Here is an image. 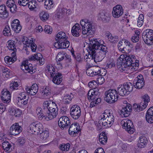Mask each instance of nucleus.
Masks as SVG:
<instances>
[{
  "label": "nucleus",
  "instance_id": "1",
  "mask_svg": "<svg viewBox=\"0 0 153 153\" xmlns=\"http://www.w3.org/2000/svg\"><path fill=\"white\" fill-rule=\"evenodd\" d=\"M103 43L99 39H89L87 48L89 53L88 57H91V59L96 62L101 61L108 51L106 46L103 45Z\"/></svg>",
  "mask_w": 153,
  "mask_h": 153
},
{
  "label": "nucleus",
  "instance_id": "2",
  "mask_svg": "<svg viewBox=\"0 0 153 153\" xmlns=\"http://www.w3.org/2000/svg\"><path fill=\"white\" fill-rule=\"evenodd\" d=\"M135 59L136 57L134 55H121L117 61V64L120 68L125 70L124 68L130 66L132 62H135Z\"/></svg>",
  "mask_w": 153,
  "mask_h": 153
},
{
  "label": "nucleus",
  "instance_id": "3",
  "mask_svg": "<svg viewBox=\"0 0 153 153\" xmlns=\"http://www.w3.org/2000/svg\"><path fill=\"white\" fill-rule=\"evenodd\" d=\"M114 120L113 113L107 111L100 116L99 123L100 126L102 124V126L104 127V128H107L111 126Z\"/></svg>",
  "mask_w": 153,
  "mask_h": 153
},
{
  "label": "nucleus",
  "instance_id": "4",
  "mask_svg": "<svg viewBox=\"0 0 153 153\" xmlns=\"http://www.w3.org/2000/svg\"><path fill=\"white\" fill-rule=\"evenodd\" d=\"M80 24L82 26V34L88 35L94 33V30L92 27V24L86 19H82L80 22Z\"/></svg>",
  "mask_w": 153,
  "mask_h": 153
},
{
  "label": "nucleus",
  "instance_id": "5",
  "mask_svg": "<svg viewBox=\"0 0 153 153\" xmlns=\"http://www.w3.org/2000/svg\"><path fill=\"white\" fill-rule=\"evenodd\" d=\"M105 100L109 103H114L116 101L119 97L117 91L115 89H110L105 93Z\"/></svg>",
  "mask_w": 153,
  "mask_h": 153
},
{
  "label": "nucleus",
  "instance_id": "6",
  "mask_svg": "<svg viewBox=\"0 0 153 153\" xmlns=\"http://www.w3.org/2000/svg\"><path fill=\"white\" fill-rule=\"evenodd\" d=\"M142 37L145 42L149 45L153 44V30L151 29H147L143 32Z\"/></svg>",
  "mask_w": 153,
  "mask_h": 153
},
{
  "label": "nucleus",
  "instance_id": "7",
  "mask_svg": "<svg viewBox=\"0 0 153 153\" xmlns=\"http://www.w3.org/2000/svg\"><path fill=\"white\" fill-rule=\"evenodd\" d=\"M121 124L123 128L130 134H132L135 131L133 123L131 120L124 119L121 121Z\"/></svg>",
  "mask_w": 153,
  "mask_h": 153
},
{
  "label": "nucleus",
  "instance_id": "8",
  "mask_svg": "<svg viewBox=\"0 0 153 153\" xmlns=\"http://www.w3.org/2000/svg\"><path fill=\"white\" fill-rule=\"evenodd\" d=\"M30 130L34 134H38L41 131H42L43 126L40 123L36 121L30 123L29 126Z\"/></svg>",
  "mask_w": 153,
  "mask_h": 153
},
{
  "label": "nucleus",
  "instance_id": "9",
  "mask_svg": "<svg viewBox=\"0 0 153 153\" xmlns=\"http://www.w3.org/2000/svg\"><path fill=\"white\" fill-rule=\"evenodd\" d=\"M70 114L73 119H78L81 114V110L79 106L76 105H73L70 109Z\"/></svg>",
  "mask_w": 153,
  "mask_h": 153
},
{
  "label": "nucleus",
  "instance_id": "10",
  "mask_svg": "<svg viewBox=\"0 0 153 153\" xmlns=\"http://www.w3.org/2000/svg\"><path fill=\"white\" fill-rule=\"evenodd\" d=\"M21 69L25 73H29L31 74L35 72V69H33L31 64H28V61H23L21 65Z\"/></svg>",
  "mask_w": 153,
  "mask_h": 153
},
{
  "label": "nucleus",
  "instance_id": "11",
  "mask_svg": "<svg viewBox=\"0 0 153 153\" xmlns=\"http://www.w3.org/2000/svg\"><path fill=\"white\" fill-rule=\"evenodd\" d=\"M58 114V108L51 107L46 113L45 120H52L56 117Z\"/></svg>",
  "mask_w": 153,
  "mask_h": 153
},
{
  "label": "nucleus",
  "instance_id": "12",
  "mask_svg": "<svg viewBox=\"0 0 153 153\" xmlns=\"http://www.w3.org/2000/svg\"><path fill=\"white\" fill-rule=\"evenodd\" d=\"M134 85L138 89L141 88L145 85V81L142 75H139L134 81Z\"/></svg>",
  "mask_w": 153,
  "mask_h": 153
},
{
  "label": "nucleus",
  "instance_id": "13",
  "mask_svg": "<svg viewBox=\"0 0 153 153\" xmlns=\"http://www.w3.org/2000/svg\"><path fill=\"white\" fill-rule=\"evenodd\" d=\"M80 129L79 125L77 123H74L70 126L68 130L69 134L72 136H75Z\"/></svg>",
  "mask_w": 153,
  "mask_h": 153
},
{
  "label": "nucleus",
  "instance_id": "14",
  "mask_svg": "<svg viewBox=\"0 0 153 153\" xmlns=\"http://www.w3.org/2000/svg\"><path fill=\"white\" fill-rule=\"evenodd\" d=\"M69 119L66 116H64L60 117L58 121V125L62 129L68 126L71 124Z\"/></svg>",
  "mask_w": 153,
  "mask_h": 153
},
{
  "label": "nucleus",
  "instance_id": "15",
  "mask_svg": "<svg viewBox=\"0 0 153 153\" xmlns=\"http://www.w3.org/2000/svg\"><path fill=\"white\" fill-rule=\"evenodd\" d=\"M123 13V10L121 6L117 5L113 8L112 14L113 16L118 18L122 16Z\"/></svg>",
  "mask_w": 153,
  "mask_h": 153
},
{
  "label": "nucleus",
  "instance_id": "16",
  "mask_svg": "<svg viewBox=\"0 0 153 153\" xmlns=\"http://www.w3.org/2000/svg\"><path fill=\"white\" fill-rule=\"evenodd\" d=\"M40 56L42 57L41 54L40 53H37L36 54H35L29 56V60L30 61L36 60L37 64L42 65L44 63V59L42 57H40Z\"/></svg>",
  "mask_w": 153,
  "mask_h": 153
},
{
  "label": "nucleus",
  "instance_id": "17",
  "mask_svg": "<svg viewBox=\"0 0 153 153\" xmlns=\"http://www.w3.org/2000/svg\"><path fill=\"white\" fill-rule=\"evenodd\" d=\"M100 94L98 89L90 90L88 93V99L91 102L94 101L96 98L98 97Z\"/></svg>",
  "mask_w": 153,
  "mask_h": 153
},
{
  "label": "nucleus",
  "instance_id": "18",
  "mask_svg": "<svg viewBox=\"0 0 153 153\" xmlns=\"http://www.w3.org/2000/svg\"><path fill=\"white\" fill-rule=\"evenodd\" d=\"M22 128L19 126L18 123H16L13 125L10 129L11 134L13 135L19 134L22 131Z\"/></svg>",
  "mask_w": 153,
  "mask_h": 153
},
{
  "label": "nucleus",
  "instance_id": "19",
  "mask_svg": "<svg viewBox=\"0 0 153 153\" xmlns=\"http://www.w3.org/2000/svg\"><path fill=\"white\" fill-rule=\"evenodd\" d=\"M11 97L10 92L7 90H3L1 91V97L4 103H9L10 102Z\"/></svg>",
  "mask_w": 153,
  "mask_h": 153
},
{
  "label": "nucleus",
  "instance_id": "20",
  "mask_svg": "<svg viewBox=\"0 0 153 153\" xmlns=\"http://www.w3.org/2000/svg\"><path fill=\"white\" fill-rule=\"evenodd\" d=\"M25 89L28 94L31 95H34L38 91V87L37 84L34 83L30 87L26 86Z\"/></svg>",
  "mask_w": 153,
  "mask_h": 153
},
{
  "label": "nucleus",
  "instance_id": "21",
  "mask_svg": "<svg viewBox=\"0 0 153 153\" xmlns=\"http://www.w3.org/2000/svg\"><path fill=\"white\" fill-rule=\"evenodd\" d=\"M98 18L104 23L108 22L111 19L110 15L104 11H101L99 13Z\"/></svg>",
  "mask_w": 153,
  "mask_h": 153
},
{
  "label": "nucleus",
  "instance_id": "22",
  "mask_svg": "<svg viewBox=\"0 0 153 153\" xmlns=\"http://www.w3.org/2000/svg\"><path fill=\"white\" fill-rule=\"evenodd\" d=\"M132 109V106L129 103H127L126 106L124 107L121 110L120 114L122 116L127 117L130 114Z\"/></svg>",
  "mask_w": 153,
  "mask_h": 153
},
{
  "label": "nucleus",
  "instance_id": "23",
  "mask_svg": "<svg viewBox=\"0 0 153 153\" xmlns=\"http://www.w3.org/2000/svg\"><path fill=\"white\" fill-rule=\"evenodd\" d=\"M51 77L53 78V82L55 84L59 85L62 81V74L57 72L56 73L51 74Z\"/></svg>",
  "mask_w": 153,
  "mask_h": 153
},
{
  "label": "nucleus",
  "instance_id": "24",
  "mask_svg": "<svg viewBox=\"0 0 153 153\" xmlns=\"http://www.w3.org/2000/svg\"><path fill=\"white\" fill-rule=\"evenodd\" d=\"M12 29L16 33H19L21 30V26L19 24V21L17 19L14 20L11 24Z\"/></svg>",
  "mask_w": 153,
  "mask_h": 153
},
{
  "label": "nucleus",
  "instance_id": "25",
  "mask_svg": "<svg viewBox=\"0 0 153 153\" xmlns=\"http://www.w3.org/2000/svg\"><path fill=\"white\" fill-rule=\"evenodd\" d=\"M117 91L118 94L122 97L126 96L129 94V93L127 92L126 89L124 87V85H119Z\"/></svg>",
  "mask_w": 153,
  "mask_h": 153
},
{
  "label": "nucleus",
  "instance_id": "26",
  "mask_svg": "<svg viewBox=\"0 0 153 153\" xmlns=\"http://www.w3.org/2000/svg\"><path fill=\"white\" fill-rule=\"evenodd\" d=\"M71 33L73 36L78 37L79 36V32L81 29L78 23L76 24L72 27Z\"/></svg>",
  "mask_w": 153,
  "mask_h": 153
},
{
  "label": "nucleus",
  "instance_id": "27",
  "mask_svg": "<svg viewBox=\"0 0 153 153\" xmlns=\"http://www.w3.org/2000/svg\"><path fill=\"white\" fill-rule=\"evenodd\" d=\"M8 16V12L7 10L6 6L0 5V17L3 19L7 18Z\"/></svg>",
  "mask_w": 153,
  "mask_h": 153
},
{
  "label": "nucleus",
  "instance_id": "28",
  "mask_svg": "<svg viewBox=\"0 0 153 153\" xmlns=\"http://www.w3.org/2000/svg\"><path fill=\"white\" fill-rule=\"evenodd\" d=\"M6 4L7 7L10 8V11L12 13H14L17 10L16 5L15 4V2L13 0H8L6 2Z\"/></svg>",
  "mask_w": 153,
  "mask_h": 153
},
{
  "label": "nucleus",
  "instance_id": "29",
  "mask_svg": "<svg viewBox=\"0 0 153 153\" xmlns=\"http://www.w3.org/2000/svg\"><path fill=\"white\" fill-rule=\"evenodd\" d=\"M106 37L110 42L113 43H117L119 40L118 37L116 36H113L111 34L108 32L106 33Z\"/></svg>",
  "mask_w": 153,
  "mask_h": 153
},
{
  "label": "nucleus",
  "instance_id": "30",
  "mask_svg": "<svg viewBox=\"0 0 153 153\" xmlns=\"http://www.w3.org/2000/svg\"><path fill=\"white\" fill-rule=\"evenodd\" d=\"M139 138V140L138 141V147L141 148H144L147 144L148 142L147 139L143 136H140Z\"/></svg>",
  "mask_w": 153,
  "mask_h": 153
},
{
  "label": "nucleus",
  "instance_id": "31",
  "mask_svg": "<svg viewBox=\"0 0 153 153\" xmlns=\"http://www.w3.org/2000/svg\"><path fill=\"white\" fill-rule=\"evenodd\" d=\"M56 40L59 42L64 41V40L68 39V38L67 36L65 33L63 32H59L56 36Z\"/></svg>",
  "mask_w": 153,
  "mask_h": 153
},
{
  "label": "nucleus",
  "instance_id": "32",
  "mask_svg": "<svg viewBox=\"0 0 153 153\" xmlns=\"http://www.w3.org/2000/svg\"><path fill=\"white\" fill-rule=\"evenodd\" d=\"M142 98L143 100V101L141 102V106H143V109H145L148 105V103L149 102L150 99L148 95L146 94L144 95Z\"/></svg>",
  "mask_w": 153,
  "mask_h": 153
},
{
  "label": "nucleus",
  "instance_id": "33",
  "mask_svg": "<svg viewBox=\"0 0 153 153\" xmlns=\"http://www.w3.org/2000/svg\"><path fill=\"white\" fill-rule=\"evenodd\" d=\"M39 16L41 20L43 21H45L49 18V15L48 13L45 11H42L39 13Z\"/></svg>",
  "mask_w": 153,
  "mask_h": 153
},
{
  "label": "nucleus",
  "instance_id": "34",
  "mask_svg": "<svg viewBox=\"0 0 153 153\" xmlns=\"http://www.w3.org/2000/svg\"><path fill=\"white\" fill-rule=\"evenodd\" d=\"M44 111H42V108L39 107H38L36 109V112L40 120H42L44 118L45 119L46 114L44 113Z\"/></svg>",
  "mask_w": 153,
  "mask_h": 153
},
{
  "label": "nucleus",
  "instance_id": "35",
  "mask_svg": "<svg viewBox=\"0 0 153 153\" xmlns=\"http://www.w3.org/2000/svg\"><path fill=\"white\" fill-rule=\"evenodd\" d=\"M2 146L3 149L6 151L9 152L12 151V149L11 148L12 146L7 141H5L3 142Z\"/></svg>",
  "mask_w": 153,
  "mask_h": 153
},
{
  "label": "nucleus",
  "instance_id": "36",
  "mask_svg": "<svg viewBox=\"0 0 153 153\" xmlns=\"http://www.w3.org/2000/svg\"><path fill=\"white\" fill-rule=\"evenodd\" d=\"M123 85H124V87L126 89L127 92H128L129 94L130 92H131L132 91L134 85L131 82H126Z\"/></svg>",
  "mask_w": 153,
  "mask_h": 153
},
{
  "label": "nucleus",
  "instance_id": "37",
  "mask_svg": "<svg viewBox=\"0 0 153 153\" xmlns=\"http://www.w3.org/2000/svg\"><path fill=\"white\" fill-rule=\"evenodd\" d=\"M41 92L44 96H48L51 94V90L49 87L44 86Z\"/></svg>",
  "mask_w": 153,
  "mask_h": 153
},
{
  "label": "nucleus",
  "instance_id": "38",
  "mask_svg": "<svg viewBox=\"0 0 153 153\" xmlns=\"http://www.w3.org/2000/svg\"><path fill=\"white\" fill-rule=\"evenodd\" d=\"M15 42L14 41L11 40L7 42L8 45L7 47L9 50L13 51H15L16 50L15 47Z\"/></svg>",
  "mask_w": 153,
  "mask_h": 153
},
{
  "label": "nucleus",
  "instance_id": "39",
  "mask_svg": "<svg viewBox=\"0 0 153 153\" xmlns=\"http://www.w3.org/2000/svg\"><path fill=\"white\" fill-rule=\"evenodd\" d=\"M40 138L42 140H45L49 136V132L48 131L45 130L43 131L42 133L40 132Z\"/></svg>",
  "mask_w": 153,
  "mask_h": 153
},
{
  "label": "nucleus",
  "instance_id": "40",
  "mask_svg": "<svg viewBox=\"0 0 153 153\" xmlns=\"http://www.w3.org/2000/svg\"><path fill=\"white\" fill-rule=\"evenodd\" d=\"M52 0H46L45 2V8L47 10H49L53 7Z\"/></svg>",
  "mask_w": 153,
  "mask_h": 153
},
{
  "label": "nucleus",
  "instance_id": "41",
  "mask_svg": "<svg viewBox=\"0 0 153 153\" xmlns=\"http://www.w3.org/2000/svg\"><path fill=\"white\" fill-rule=\"evenodd\" d=\"M70 147V144L69 143L66 144H63L60 145L59 148L60 150L63 151H68Z\"/></svg>",
  "mask_w": 153,
  "mask_h": 153
},
{
  "label": "nucleus",
  "instance_id": "42",
  "mask_svg": "<svg viewBox=\"0 0 153 153\" xmlns=\"http://www.w3.org/2000/svg\"><path fill=\"white\" fill-rule=\"evenodd\" d=\"M3 34L5 36H10L11 35V30L9 26L6 25L3 31Z\"/></svg>",
  "mask_w": 153,
  "mask_h": 153
},
{
  "label": "nucleus",
  "instance_id": "43",
  "mask_svg": "<svg viewBox=\"0 0 153 153\" xmlns=\"http://www.w3.org/2000/svg\"><path fill=\"white\" fill-rule=\"evenodd\" d=\"M0 70L5 76H9L10 75V70L8 68L3 66H0Z\"/></svg>",
  "mask_w": 153,
  "mask_h": 153
},
{
  "label": "nucleus",
  "instance_id": "44",
  "mask_svg": "<svg viewBox=\"0 0 153 153\" xmlns=\"http://www.w3.org/2000/svg\"><path fill=\"white\" fill-rule=\"evenodd\" d=\"M60 43L61 48H68L70 45V42L68 40V39L64 40V41L60 42Z\"/></svg>",
  "mask_w": 153,
  "mask_h": 153
},
{
  "label": "nucleus",
  "instance_id": "45",
  "mask_svg": "<svg viewBox=\"0 0 153 153\" xmlns=\"http://www.w3.org/2000/svg\"><path fill=\"white\" fill-rule=\"evenodd\" d=\"M93 74H94V76H98L101 74V71L100 68L98 67L94 66L92 67Z\"/></svg>",
  "mask_w": 153,
  "mask_h": 153
},
{
  "label": "nucleus",
  "instance_id": "46",
  "mask_svg": "<svg viewBox=\"0 0 153 153\" xmlns=\"http://www.w3.org/2000/svg\"><path fill=\"white\" fill-rule=\"evenodd\" d=\"M107 139L106 136L100 134L99 137V142L104 144L107 141Z\"/></svg>",
  "mask_w": 153,
  "mask_h": 153
},
{
  "label": "nucleus",
  "instance_id": "47",
  "mask_svg": "<svg viewBox=\"0 0 153 153\" xmlns=\"http://www.w3.org/2000/svg\"><path fill=\"white\" fill-rule=\"evenodd\" d=\"M115 66V64L112 59H110L107 62L106 68H111Z\"/></svg>",
  "mask_w": 153,
  "mask_h": 153
},
{
  "label": "nucleus",
  "instance_id": "48",
  "mask_svg": "<svg viewBox=\"0 0 153 153\" xmlns=\"http://www.w3.org/2000/svg\"><path fill=\"white\" fill-rule=\"evenodd\" d=\"M144 18L143 15L142 14L140 15L137 21V25L138 27H140L143 25Z\"/></svg>",
  "mask_w": 153,
  "mask_h": 153
},
{
  "label": "nucleus",
  "instance_id": "49",
  "mask_svg": "<svg viewBox=\"0 0 153 153\" xmlns=\"http://www.w3.org/2000/svg\"><path fill=\"white\" fill-rule=\"evenodd\" d=\"M33 42V40L29 39L27 37H24L23 39V44L26 45V46L29 47L30 44Z\"/></svg>",
  "mask_w": 153,
  "mask_h": 153
},
{
  "label": "nucleus",
  "instance_id": "50",
  "mask_svg": "<svg viewBox=\"0 0 153 153\" xmlns=\"http://www.w3.org/2000/svg\"><path fill=\"white\" fill-rule=\"evenodd\" d=\"M102 76L101 74H100V75L97 76V80H96L97 83L100 85H102L104 82L105 79Z\"/></svg>",
  "mask_w": 153,
  "mask_h": 153
},
{
  "label": "nucleus",
  "instance_id": "51",
  "mask_svg": "<svg viewBox=\"0 0 153 153\" xmlns=\"http://www.w3.org/2000/svg\"><path fill=\"white\" fill-rule=\"evenodd\" d=\"M43 106L44 107V113L46 114V113L49 108H51L50 107V105L48 101H45L43 103Z\"/></svg>",
  "mask_w": 153,
  "mask_h": 153
},
{
  "label": "nucleus",
  "instance_id": "52",
  "mask_svg": "<svg viewBox=\"0 0 153 153\" xmlns=\"http://www.w3.org/2000/svg\"><path fill=\"white\" fill-rule=\"evenodd\" d=\"M5 62L9 64H12L15 61L13 58L10 57L9 56H6L4 58Z\"/></svg>",
  "mask_w": 153,
  "mask_h": 153
},
{
  "label": "nucleus",
  "instance_id": "53",
  "mask_svg": "<svg viewBox=\"0 0 153 153\" xmlns=\"http://www.w3.org/2000/svg\"><path fill=\"white\" fill-rule=\"evenodd\" d=\"M101 101V99L100 98L97 97L91 103L90 106L91 107H93L96 105L100 103Z\"/></svg>",
  "mask_w": 153,
  "mask_h": 153
},
{
  "label": "nucleus",
  "instance_id": "54",
  "mask_svg": "<svg viewBox=\"0 0 153 153\" xmlns=\"http://www.w3.org/2000/svg\"><path fill=\"white\" fill-rule=\"evenodd\" d=\"M141 103L140 105L135 104L134 105L133 109L135 111L139 112L140 111L143 110L144 109H143V106H141Z\"/></svg>",
  "mask_w": 153,
  "mask_h": 153
},
{
  "label": "nucleus",
  "instance_id": "55",
  "mask_svg": "<svg viewBox=\"0 0 153 153\" xmlns=\"http://www.w3.org/2000/svg\"><path fill=\"white\" fill-rule=\"evenodd\" d=\"M72 99L71 97L68 94H67L64 97L63 100V102L65 103L68 104Z\"/></svg>",
  "mask_w": 153,
  "mask_h": 153
},
{
  "label": "nucleus",
  "instance_id": "56",
  "mask_svg": "<svg viewBox=\"0 0 153 153\" xmlns=\"http://www.w3.org/2000/svg\"><path fill=\"white\" fill-rule=\"evenodd\" d=\"M27 4H28V7L31 10H33L36 7V4L35 2L29 1Z\"/></svg>",
  "mask_w": 153,
  "mask_h": 153
},
{
  "label": "nucleus",
  "instance_id": "57",
  "mask_svg": "<svg viewBox=\"0 0 153 153\" xmlns=\"http://www.w3.org/2000/svg\"><path fill=\"white\" fill-rule=\"evenodd\" d=\"M44 31L46 33L51 34L52 32V29L50 26L46 25L45 26Z\"/></svg>",
  "mask_w": 153,
  "mask_h": 153
},
{
  "label": "nucleus",
  "instance_id": "58",
  "mask_svg": "<svg viewBox=\"0 0 153 153\" xmlns=\"http://www.w3.org/2000/svg\"><path fill=\"white\" fill-rule=\"evenodd\" d=\"M146 119L147 121L149 123H153V115H146Z\"/></svg>",
  "mask_w": 153,
  "mask_h": 153
},
{
  "label": "nucleus",
  "instance_id": "59",
  "mask_svg": "<svg viewBox=\"0 0 153 153\" xmlns=\"http://www.w3.org/2000/svg\"><path fill=\"white\" fill-rule=\"evenodd\" d=\"M119 43L124 46V47L125 46H129L130 44L128 41L125 39H122Z\"/></svg>",
  "mask_w": 153,
  "mask_h": 153
},
{
  "label": "nucleus",
  "instance_id": "60",
  "mask_svg": "<svg viewBox=\"0 0 153 153\" xmlns=\"http://www.w3.org/2000/svg\"><path fill=\"white\" fill-rule=\"evenodd\" d=\"M65 54L62 53H59L56 57V61H60L62 60L64 58Z\"/></svg>",
  "mask_w": 153,
  "mask_h": 153
},
{
  "label": "nucleus",
  "instance_id": "61",
  "mask_svg": "<svg viewBox=\"0 0 153 153\" xmlns=\"http://www.w3.org/2000/svg\"><path fill=\"white\" fill-rule=\"evenodd\" d=\"M29 0H18V3L20 6H25L28 3Z\"/></svg>",
  "mask_w": 153,
  "mask_h": 153
},
{
  "label": "nucleus",
  "instance_id": "62",
  "mask_svg": "<svg viewBox=\"0 0 153 153\" xmlns=\"http://www.w3.org/2000/svg\"><path fill=\"white\" fill-rule=\"evenodd\" d=\"M97 84V83L96 81L93 80L89 82L88 86L90 88H93L94 90V89H97V90L98 89V88H95L96 86H95Z\"/></svg>",
  "mask_w": 153,
  "mask_h": 153
},
{
  "label": "nucleus",
  "instance_id": "63",
  "mask_svg": "<svg viewBox=\"0 0 153 153\" xmlns=\"http://www.w3.org/2000/svg\"><path fill=\"white\" fill-rule=\"evenodd\" d=\"M46 70L48 71L50 73L51 75V74L56 73L55 69L54 68L53 66H47V67Z\"/></svg>",
  "mask_w": 153,
  "mask_h": 153
},
{
  "label": "nucleus",
  "instance_id": "64",
  "mask_svg": "<svg viewBox=\"0 0 153 153\" xmlns=\"http://www.w3.org/2000/svg\"><path fill=\"white\" fill-rule=\"evenodd\" d=\"M92 67L88 68L86 70V73L87 75L89 76H94V74H93Z\"/></svg>",
  "mask_w": 153,
  "mask_h": 153
}]
</instances>
